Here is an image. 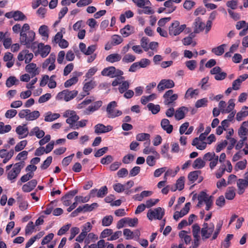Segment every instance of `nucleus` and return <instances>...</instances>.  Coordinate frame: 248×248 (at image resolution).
<instances>
[{
  "label": "nucleus",
  "instance_id": "nucleus-53",
  "mask_svg": "<svg viewBox=\"0 0 248 248\" xmlns=\"http://www.w3.org/2000/svg\"><path fill=\"white\" fill-rule=\"evenodd\" d=\"M108 193V188L106 186H104L101 187L99 190H97L96 196L97 197H103Z\"/></svg>",
  "mask_w": 248,
  "mask_h": 248
},
{
  "label": "nucleus",
  "instance_id": "nucleus-55",
  "mask_svg": "<svg viewBox=\"0 0 248 248\" xmlns=\"http://www.w3.org/2000/svg\"><path fill=\"white\" fill-rule=\"evenodd\" d=\"M124 235L126 237V240L133 239L134 238V232L129 229H124L123 231Z\"/></svg>",
  "mask_w": 248,
  "mask_h": 248
},
{
  "label": "nucleus",
  "instance_id": "nucleus-44",
  "mask_svg": "<svg viewBox=\"0 0 248 248\" xmlns=\"http://www.w3.org/2000/svg\"><path fill=\"white\" fill-rule=\"evenodd\" d=\"M186 66L190 70H194L197 66V62L195 60H189L186 62Z\"/></svg>",
  "mask_w": 248,
  "mask_h": 248
},
{
  "label": "nucleus",
  "instance_id": "nucleus-20",
  "mask_svg": "<svg viewBox=\"0 0 248 248\" xmlns=\"http://www.w3.org/2000/svg\"><path fill=\"white\" fill-rule=\"evenodd\" d=\"M116 72V68L114 66H110L107 68H105L101 72V74L103 76H106L112 78V76L114 75Z\"/></svg>",
  "mask_w": 248,
  "mask_h": 248
},
{
  "label": "nucleus",
  "instance_id": "nucleus-60",
  "mask_svg": "<svg viewBox=\"0 0 248 248\" xmlns=\"http://www.w3.org/2000/svg\"><path fill=\"white\" fill-rule=\"evenodd\" d=\"M81 212L84 213V205L79 206L75 210L71 213L70 214L71 217H75L78 215V214Z\"/></svg>",
  "mask_w": 248,
  "mask_h": 248
},
{
  "label": "nucleus",
  "instance_id": "nucleus-51",
  "mask_svg": "<svg viewBox=\"0 0 248 248\" xmlns=\"http://www.w3.org/2000/svg\"><path fill=\"white\" fill-rule=\"evenodd\" d=\"M170 96H171L169 97V98H167L164 100V103L166 105H170L178 98V95L177 94H173V95Z\"/></svg>",
  "mask_w": 248,
  "mask_h": 248
},
{
  "label": "nucleus",
  "instance_id": "nucleus-46",
  "mask_svg": "<svg viewBox=\"0 0 248 248\" xmlns=\"http://www.w3.org/2000/svg\"><path fill=\"white\" fill-rule=\"evenodd\" d=\"M156 95L154 93L147 96H143L141 98V103L143 105H145L148 101L154 99Z\"/></svg>",
  "mask_w": 248,
  "mask_h": 248
},
{
  "label": "nucleus",
  "instance_id": "nucleus-56",
  "mask_svg": "<svg viewBox=\"0 0 248 248\" xmlns=\"http://www.w3.org/2000/svg\"><path fill=\"white\" fill-rule=\"evenodd\" d=\"M126 223L130 227L136 226L138 223V219L136 217L134 218H130L129 217H125Z\"/></svg>",
  "mask_w": 248,
  "mask_h": 248
},
{
  "label": "nucleus",
  "instance_id": "nucleus-1",
  "mask_svg": "<svg viewBox=\"0 0 248 248\" xmlns=\"http://www.w3.org/2000/svg\"><path fill=\"white\" fill-rule=\"evenodd\" d=\"M24 166V161H22L15 164L13 169L8 173V179L12 181V182H14Z\"/></svg>",
  "mask_w": 248,
  "mask_h": 248
},
{
  "label": "nucleus",
  "instance_id": "nucleus-10",
  "mask_svg": "<svg viewBox=\"0 0 248 248\" xmlns=\"http://www.w3.org/2000/svg\"><path fill=\"white\" fill-rule=\"evenodd\" d=\"M95 133L96 134L104 133L111 131L112 127L110 125L106 126L102 124H96L95 127Z\"/></svg>",
  "mask_w": 248,
  "mask_h": 248
},
{
  "label": "nucleus",
  "instance_id": "nucleus-11",
  "mask_svg": "<svg viewBox=\"0 0 248 248\" xmlns=\"http://www.w3.org/2000/svg\"><path fill=\"white\" fill-rule=\"evenodd\" d=\"M37 184V181L36 180H31L23 186L22 190L25 192H29L35 188Z\"/></svg>",
  "mask_w": 248,
  "mask_h": 248
},
{
  "label": "nucleus",
  "instance_id": "nucleus-41",
  "mask_svg": "<svg viewBox=\"0 0 248 248\" xmlns=\"http://www.w3.org/2000/svg\"><path fill=\"white\" fill-rule=\"evenodd\" d=\"M83 205L84 209V213L87 212H91L98 206V204L96 202H94L91 204V205L86 204Z\"/></svg>",
  "mask_w": 248,
  "mask_h": 248
},
{
  "label": "nucleus",
  "instance_id": "nucleus-9",
  "mask_svg": "<svg viewBox=\"0 0 248 248\" xmlns=\"http://www.w3.org/2000/svg\"><path fill=\"white\" fill-rule=\"evenodd\" d=\"M26 71L31 74V78L34 77L39 73L36 64L34 63H28L25 67Z\"/></svg>",
  "mask_w": 248,
  "mask_h": 248
},
{
  "label": "nucleus",
  "instance_id": "nucleus-36",
  "mask_svg": "<svg viewBox=\"0 0 248 248\" xmlns=\"http://www.w3.org/2000/svg\"><path fill=\"white\" fill-rule=\"evenodd\" d=\"M40 112L38 110H34L31 112H30L29 116L26 117V120L27 121H32L36 119L40 116Z\"/></svg>",
  "mask_w": 248,
  "mask_h": 248
},
{
  "label": "nucleus",
  "instance_id": "nucleus-49",
  "mask_svg": "<svg viewBox=\"0 0 248 248\" xmlns=\"http://www.w3.org/2000/svg\"><path fill=\"white\" fill-rule=\"evenodd\" d=\"M52 161V157L49 156L46 158V159L44 161L43 164L41 166V168L42 170L46 169L49 165L51 164Z\"/></svg>",
  "mask_w": 248,
  "mask_h": 248
},
{
  "label": "nucleus",
  "instance_id": "nucleus-13",
  "mask_svg": "<svg viewBox=\"0 0 248 248\" xmlns=\"http://www.w3.org/2000/svg\"><path fill=\"white\" fill-rule=\"evenodd\" d=\"M35 32L32 31H29V39L27 41L24 40L22 41V42H21V44L24 45H25L26 46V47L27 48H32V45H31V43L34 41L35 39Z\"/></svg>",
  "mask_w": 248,
  "mask_h": 248
},
{
  "label": "nucleus",
  "instance_id": "nucleus-43",
  "mask_svg": "<svg viewBox=\"0 0 248 248\" xmlns=\"http://www.w3.org/2000/svg\"><path fill=\"white\" fill-rule=\"evenodd\" d=\"M184 176L180 177L176 181V187L179 190H182L184 188Z\"/></svg>",
  "mask_w": 248,
  "mask_h": 248
},
{
  "label": "nucleus",
  "instance_id": "nucleus-24",
  "mask_svg": "<svg viewBox=\"0 0 248 248\" xmlns=\"http://www.w3.org/2000/svg\"><path fill=\"white\" fill-rule=\"evenodd\" d=\"M16 132L20 136H23L20 139L26 137L28 134V129L27 127H23L22 126H18L16 130Z\"/></svg>",
  "mask_w": 248,
  "mask_h": 248
},
{
  "label": "nucleus",
  "instance_id": "nucleus-34",
  "mask_svg": "<svg viewBox=\"0 0 248 248\" xmlns=\"http://www.w3.org/2000/svg\"><path fill=\"white\" fill-rule=\"evenodd\" d=\"M147 108L154 114H157L160 111V106L159 105H155L153 103H149L147 105Z\"/></svg>",
  "mask_w": 248,
  "mask_h": 248
},
{
  "label": "nucleus",
  "instance_id": "nucleus-35",
  "mask_svg": "<svg viewBox=\"0 0 248 248\" xmlns=\"http://www.w3.org/2000/svg\"><path fill=\"white\" fill-rule=\"evenodd\" d=\"M113 217L111 215L107 216L102 219V224L103 226H110L113 221Z\"/></svg>",
  "mask_w": 248,
  "mask_h": 248
},
{
  "label": "nucleus",
  "instance_id": "nucleus-37",
  "mask_svg": "<svg viewBox=\"0 0 248 248\" xmlns=\"http://www.w3.org/2000/svg\"><path fill=\"white\" fill-rule=\"evenodd\" d=\"M150 138V135L148 133H140L136 136V140L140 141L149 140Z\"/></svg>",
  "mask_w": 248,
  "mask_h": 248
},
{
  "label": "nucleus",
  "instance_id": "nucleus-42",
  "mask_svg": "<svg viewBox=\"0 0 248 248\" xmlns=\"http://www.w3.org/2000/svg\"><path fill=\"white\" fill-rule=\"evenodd\" d=\"M27 141L24 140L18 143L15 147L16 152H19L23 150L27 145Z\"/></svg>",
  "mask_w": 248,
  "mask_h": 248
},
{
  "label": "nucleus",
  "instance_id": "nucleus-38",
  "mask_svg": "<svg viewBox=\"0 0 248 248\" xmlns=\"http://www.w3.org/2000/svg\"><path fill=\"white\" fill-rule=\"evenodd\" d=\"M16 81L18 80L14 76L9 77L6 81V85L7 87L10 88L16 84Z\"/></svg>",
  "mask_w": 248,
  "mask_h": 248
},
{
  "label": "nucleus",
  "instance_id": "nucleus-29",
  "mask_svg": "<svg viewBox=\"0 0 248 248\" xmlns=\"http://www.w3.org/2000/svg\"><path fill=\"white\" fill-rule=\"evenodd\" d=\"M205 162L200 157L197 158L192 165L194 169H202L205 166Z\"/></svg>",
  "mask_w": 248,
  "mask_h": 248
},
{
  "label": "nucleus",
  "instance_id": "nucleus-19",
  "mask_svg": "<svg viewBox=\"0 0 248 248\" xmlns=\"http://www.w3.org/2000/svg\"><path fill=\"white\" fill-rule=\"evenodd\" d=\"M248 115V107L244 106L242 108L241 110L238 112L236 114V119L238 121L242 120L243 118Z\"/></svg>",
  "mask_w": 248,
  "mask_h": 248
},
{
  "label": "nucleus",
  "instance_id": "nucleus-26",
  "mask_svg": "<svg viewBox=\"0 0 248 248\" xmlns=\"http://www.w3.org/2000/svg\"><path fill=\"white\" fill-rule=\"evenodd\" d=\"M17 202L19 204V208L21 211L26 210L28 206V203L27 201H25L22 197H18L17 198Z\"/></svg>",
  "mask_w": 248,
  "mask_h": 248
},
{
  "label": "nucleus",
  "instance_id": "nucleus-16",
  "mask_svg": "<svg viewBox=\"0 0 248 248\" xmlns=\"http://www.w3.org/2000/svg\"><path fill=\"white\" fill-rule=\"evenodd\" d=\"M134 28L133 26L127 25L124 28L121 29L120 32L124 37H126L134 32Z\"/></svg>",
  "mask_w": 248,
  "mask_h": 248
},
{
  "label": "nucleus",
  "instance_id": "nucleus-54",
  "mask_svg": "<svg viewBox=\"0 0 248 248\" xmlns=\"http://www.w3.org/2000/svg\"><path fill=\"white\" fill-rule=\"evenodd\" d=\"M148 41V38L146 37H143L141 40V46L146 51H148L149 49Z\"/></svg>",
  "mask_w": 248,
  "mask_h": 248
},
{
  "label": "nucleus",
  "instance_id": "nucleus-18",
  "mask_svg": "<svg viewBox=\"0 0 248 248\" xmlns=\"http://www.w3.org/2000/svg\"><path fill=\"white\" fill-rule=\"evenodd\" d=\"M102 105L101 101H98L93 103V105L90 106L86 109L85 113L87 114H89L91 112H93L97 110Z\"/></svg>",
  "mask_w": 248,
  "mask_h": 248
},
{
  "label": "nucleus",
  "instance_id": "nucleus-6",
  "mask_svg": "<svg viewBox=\"0 0 248 248\" xmlns=\"http://www.w3.org/2000/svg\"><path fill=\"white\" fill-rule=\"evenodd\" d=\"M244 179H239L237 182L238 193L239 195L242 194L248 186V171L244 174Z\"/></svg>",
  "mask_w": 248,
  "mask_h": 248
},
{
  "label": "nucleus",
  "instance_id": "nucleus-47",
  "mask_svg": "<svg viewBox=\"0 0 248 248\" xmlns=\"http://www.w3.org/2000/svg\"><path fill=\"white\" fill-rule=\"evenodd\" d=\"M136 59V57L132 54H127L124 56L122 61L124 62L128 63L134 62Z\"/></svg>",
  "mask_w": 248,
  "mask_h": 248
},
{
  "label": "nucleus",
  "instance_id": "nucleus-3",
  "mask_svg": "<svg viewBox=\"0 0 248 248\" xmlns=\"http://www.w3.org/2000/svg\"><path fill=\"white\" fill-rule=\"evenodd\" d=\"M78 93V91H69L68 89L64 90L58 93L56 96L57 100L64 99L68 102L75 97Z\"/></svg>",
  "mask_w": 248,
  "mask_h": 248
},
{
  "label": "nucleus",
  "instance_id": "nucleus-59",
  "mask_svg": "<svg viewBox=\"0 0 248 248\" xmlns=\"http://www.w3.org/2000/svg\"><path fill=\"white\" fill-rule=\"evenodd\" d=\"M113 160L112 156L108 155L106 157L102 158L101 160V163L104 165H108Z\"/></svg>",
  "mask_w": 248,
  "mask_h": 248
},
{
  "label": "nucleus",
  "instance_id": "nucleus-57",
  "mask_svg": "<svg viewBox=\"0 0 248 248\" xmlns=\"http://www.w3.org/2000/svg\"><path fill=\"white\" fill-rule=\"evenodd\" d=\"M207 99L205 98L197 100L195 103V107L197 108L206 106L207 105Z\"/></svg>",
  "mask_w": 248,
  "mask_h": 248
},
{
  "label": "nucleus",
  "instance_id": "nucleus-40",
  "mask_svg": "<svg viewBox=\"0 0 248 248\" xmlns=\"http://www.w3.org/2000/svg\"><path fill=\"white\" fill-rule=\"evenodd\" d=\"M78 81V78L77 77H74L65 82L64 84V87L65 88L69 87L74 84H75Z\"/></svg>",
  "mask_w": 248,
  "mask_h": 248
},
{
  "label": "nucleus",
  "instance_id": "nucleus-64",
  "mask_svg": "<svg viewBox=\"0 0 248 248\" xmlns=\"http://www.w3.org/2000/svg\"><path fill=\"white\" fill-rule=\"evenodd\" d=\"M73 68L74 64L72 63L67 64L64 68L63 75L67 76L73 70Z\"/></svg>",
  "mask_w": 248,
  "mask_h": 248
},
{
  "label": "nucleus",
  "instance_id": "nucleus-33",
  "mask_svg": "<svg viewBox=\"0 0 248 248\" xmlns=\"http://www.w3.org/2000/svg\"><path fill=\"white\" fill-rule=\"evenodd\" d=\"M38 31L42 36L46 37V39L48 38V29L47 26L44 25L41 26Z\"/></svg>",
  "mask_w": 248,
  "mask_h": 248
},
{
  "label": "nucleus",
  "instance_id": "nucleus-58",
  "mask_svg": "<svg viewBox=\"0 0 248 248\" xmlns=\"http://www.w3.org/2000/svg\"><path fill=\"white\" fill-rule=\"evenodd\" d=\"M75 200L79 203H85L88 202L90 200V197L88 196L83 197L81 196H77L75 197Z\"/></svg>",
  "mask_w": 248,
  "mask_h": 248
},
{
  "label": "nucleus",
  "instance_id": "nucleus-7",
  "mask_svg": "<svg viewBox=\"0 0 248 248\" xmlns=\"http://www.w3.org/2000/svg\"><path fill=\"white\" fill-rule=\"evenodd\" d=\"M174 85V82L171 79H162L157 85V89L159 91H162L165 89L173 88Z\"/></svg>",
  "mask_w": 248,
  "mask_h": 248
},
{
  "label": "nucleus",
  "instance_id": "nucleus-12",
  "mask_svg": "<svg viewBox=\"0 0 248 248\" xmlns=\"http://www.w3.org/2000/svg\"><path fill=\"white\" fill-rule=\"evenodd\" d=\"M38 47L41 56L43 58L46 57L50 51L51 47L49 45L44 46L43 44L40 43L38 45Z\"/></svg>",
  "mask_w": 248,
  "mask_h": 248
},
{
  "label": "nucleus",
  "instance_id": "nucleus-25",
  "mask_svg": "<svg viewBox=\"0 0 248 248\" xmlns=\"http://www.w3.org/2000/svg\"><path fill=\"white\" fill-rule=\"evenodd\" d=\"M226 46V44H222L216 47H214L212 49V52L216 55L220 56L224 52V48Z\"/></svg>",
  "mask_w": 248,
  "mask_h": 248
},
{
  "label": "nucleus",
  "instance_id": "nucleus-28",
  "mask_svg": "<svg viewBox=\"0 0 248 248\" xmlns=\"http://www.w3.org/2000/svg\"><path fill=\"white\" fill-rule=\"evenodd\" d=\"M247 126L246 122H243L238 129V134L240 138L243 136H246L248 132V129L246 128Z\"/></svg>",
  "mask_w": 248,
  "mask_h": 248
},
{
  "label": "nucleus",
  "instance_id": "nucleus-63",
  "mask_svg": "<svg viewBox=\"0 0 248 248\" xmlns=\"http://www.w3.org/2000/svg\"><path fill=\"white\" fill-rule=\"evenodd\" d=\"M34 130L35 136L38 139L42 138L44 136L45 134V132L42 130H40L38 127H35L34 128Z\"/></svg>",
  "mask_w": 248,
  "mask_h": 248
},
{
  "label": "nucleus",
  "instance_id": "nucleus-32",
  "mask_svg": "<svg viewBox=\"0 0 248 248\" xmlns=\"http://www.w3.org/2000/svg\"><path fill=\"white\" fill-rule=\"evenodd\" d=\"M14 20L16 21H23L27 19L25 15L20 11L14 12Z\"/></svg>",
  "mask_w": 248,
  "mask_h": 248
},
{
  "label": "nucleus",
  "instance_id": "nucleus-8",
  "mask_svg": "<svg viewBox=\"0 0 248 248\" xmlns=\"http://www.w3.org/2000/svg\"><path fill=\"white\" fill-rule=\"evenodd\" d=\"M68 112L69 114V117L66 119V122L70 125L71 128H74V124L79 120V117L74 110H71V111H68Z\"/></svg>",
  "mask_w": 248,
  "mask_h": 248
},
{
  "label": "nucleus",
  "instance_id": "nucleus-52",
  "mask_svg": "<svg viewBox=\"0 0 248 248\" xmlns=\"http://www.w3.org/2000/svg\"><path fill=\"white\" fill-rule=\"evenodd\" d=\"M247 163V161L246 159L238 162L235 166V170H237V169H240L242 170L245 169L246 167Z\"/></svg>",
  "mask_w": 248,
  "mask_h": 248
},
{
  "label": "nucleus",
  "instance_id": "nucleus-50",
  "mask_svg": "<svg viewBox=\"0 0 248 248\" xmlns=\"http://www.w3.org/2000/svg\"><path fill=\"white\" fill-rule=\"evenodd\" d=\"M229 105L227 108L225 109H223L222 112L224 113H229L234 108L235 106V104L234 103V100L232 99H231L229 101Z\"/></svg>",
  "mask_w": 248,
  "mask_h": 248
},
{
  "label": "nucleus",
  "instance_id": "nucleus-45",
  "mask_svg": "<svg viewBox=\"0 0 248 248\" xmlns=\"http://www.w3.org/2000/svg\"><path fill=\"white\" fill-rule=\"evenodd\" d=\"M35 229V226L33 225V223L32 221H30L27 224L25 229V234L26 235L31 234L34 229Z\"/></svg>",
  "mask_w": 248,
  "mask_h": 248
},
{
  "label": "nucleus",
  "instance_id": "nucleus-2",
  "mask_svg": "<svg viewBox=\"0 0 248 248\" xmlns=\"http://www.w3.org/2000/svg\"><path fill=\"white\" fill-rule=\"evenodd\" d=\"M186 28V25H180L179 21H174L169 27V33L170 35L176 36L180 34Z\"/></svg>",
  "mask_w": 248,
  "mask_h": 248
},
{
  "label": "nucleus",
  "instance_id": "nucleus-15",
  "mask_svg": "<svg viewBox=\"0 0 248 248\" xmlns=\"http://www.w3.org/2000/svg\"><path fill=\"white\" fill-rule=\"evenodd\" d=\"M161 127L167 132V133L170 134L173 130V126L170 124V121L167 119H163L161 122Z\"/></svg>",
  "mask_w": 248,
  "mask_h": 248
},
{
  "label": "nucleus",
  "instance_id": "nucleus-14",
  "mask_svg": "<svg viewBox=\"0 0 248 248\" xmlns=\"http://www.w3.org/2000/svg\"><path fill=\"white\" fill-rule=\"evenodd\" d=\"M195 28V32H200L202 31L205 28V24L202 22V19L198 17H197L194 23Z\"/></svg>",
  "mask_w": 248,
  "mask_h": 248
},
{
  "label": "nucleus",
  "instance_id": "nucleus-21",
  "mask_svg": "<svg viewBox=\"0 0 248 248\" xmlns=\"http://www.w3.org/2000/svg\"><path fill=\"white\" fill-rule=\"evenodd\" d=\"M95 86V82L93 80H91L89 82L85 83L83 87V90L84 92H86V94H84L83 96H85L86 95H89V92L93 89L94 86Z\"/></svg>",
  "mask_w": 248,
  "mask_h": 248
},
{
  "label": "nucleus",
  "instance_id": "nucleus-61",
  "mask_svg": "<svg viewBox=\"0 0 248 248\" xmlns=\"http://www.w3.org/2000/svg\"><path fill=\"white\" fill-rule=\"evenodd\" d=\"M112 43L114 45L121 44L123 41V38L119 35H114L112 36Z\"/></svg>",
  "mask_w": 248,
  "mask_h": 248
},
{
  "label": "nucleus",
  "instance_id": "nucleus-5",
  "mask_svg": "<svg viewBox=\"0 0 248 248\" xmlns=\"http://www.w3.org/2000/svg\"><path fill=\"white\" fill-rule=\"evenodd\" d=\"M117 106L115 101L110 102L107 106V112L108 113V117L109 118H115L119 116L122 114V112L119 110H115L114 108Z\"/></svg>",
  "mask_w": 248,
  "mask_h": 248
},
{
  "label": "nucleus",
  "instance_id": "nucleus-27",
  "mask_svg": "<svg viewBox=\"0 0 248 248\" xmlns=\"http://www.w3.org/2000/svg\"><path fill=\"white\" fill-rule=\"evenodd\" d=\"M201 173L200 170H195L190 172L188 175V179L191 183H194L198 178L199 174Z\"/></svg>",
  "mask_w": 248,
  "mask_h": 248
},
{
  "label": "nucleus",
  "instance_id": "nucleus-17",
  "mask_svg": "<svg viewBox=\"0 0 248 248\" xmlns=\"http://www.w3.org/2000/svg\"><path fill=\"white\" fill-rule=\"evenodd\" d=\"M185 111H188V108L186 107H181L176 111L175 114V118L177 120H180L185 118Z\"/></svg>",
  "mask_w": 248,
  "mask_h": 248
},
{
  "label": "nucleus",
  "instance_id": "nucleus-22",
  "mask_svg": "<svg viewBox=\"0 0 248 248\" xmlns=\"http://www.w3.org/2000/svg\"><path fill=\"white\" fill-rule=\"evenodd\" d=\"M122 57L118 53H113L108 55L106 57V61L111 63L119 62L121 60Z\"/></svg>",
  "mask_w": 248,
  "mask_h": 248
},
{
  "label": "nucleus",
  "instance_id": "nucleus-31",
  "mask_svg": "<svg viewBox=\"0 0 248 248\" xmlns=\"http://www.w3.org/2000/svg\"><path fill=\"white\" fill-rule=\"evenodd\" d=\"M60 117V115L59 113H51L49 112L47 113L45 117V121L46 122H51L53 121Z\"/></svg>",
  "mask_w": 248,
  "mask_h": 248
},
{
  "label": "nucleus",
  "instance_id": "nucleus-4",
  "mask_svg": "<svg viewBox=\"0 0 248 248\" xmlns=\"http://www.w3.org/2000/svg\"><path fill=\"white\" fill-rule=\"evenodd\" d=\"M165 214L164 209L161 207H157L154 211L149 210L147 213V217L149 220H152L153 218L161 220Z\"/></svg>",
  "mask_w": 248,
  "mask_h": 248
},
{
  "label": "nucleus",
  "instance_id": "nucleus-39",
  "mask_svg": "<svg viewBox=\"0 0 248 248\" xmlns=\"http://www.w3.org/2000/svg\"><path fill=\"white\" fill-rule=\"evenodd\" d=\"M196 4V3L191 0H185L184 4L183 6L185 9L187 10H190Z\"/></svg>",
  "mask_w": 248,
  "mask_h": 248
},
{
  "label": "nucleus",
  "instance_id": "nucleus-48",
  "mask_svg": "<svg viewBox=\"0 0 248 248\" xmlns=\"http://www.w3.org/2000/svg\"><path fill=\"white\" fill-rule=\"evenodd\" d=\"M129 87V83L127 81L123 82L119 88V91L121 93H124Z\"/></svg>",
  "mask_w": 248,
  "mask_h": 248
},
{
  "label": "nucleus",
  "instance_id": "nucleus-30",
  "mask_svg": "<svg viewBox=\"0 0 248 248\" xmlns=\"http://www.w3.org/2000/svg\"><path fill=\"white\" fill-rule=\"evenodd\" d=\"M235 196V193L233 187H229L225 193V198L229 200L233 199Z\"/></svg>",
  "mask_w": 248,
  "mask_h": 248
},
{
  "label": "nucleus",
  "instance_id": "nucleus-23",
  "mask_svg": "<svg viewBox=\"0 0 248 248\" xmlns=\"http://www.w3.org/2000/svg\"><path fill=\"white\" fill-rule=\"evenodd\" d=\"M200 140L199 137V138H195L193 140V141L192 142V145L194 146H196V148L198 149L202 150H204L207 145V143L202 141V143L201 144H199V141Z\"/></svg>",
  "mask_w": 248,
  "mask_h": 248
},
{
  "label": "nucleus",
  "instance_id": "nucleus-62",
  "mask_svg": "<svg viewBox=\"0 0 248 248\" xmlns=\"http://www.w3.org/2000/svg\"><path fill=\"white\" fill-rule=\"evenodd\" d=\"M140 67L145 68L150 64V61L147 59H142L139 62H137Z\"/></svg>",
  "mask_w": 248,
  "mask_h": 248
}]
</instances>
